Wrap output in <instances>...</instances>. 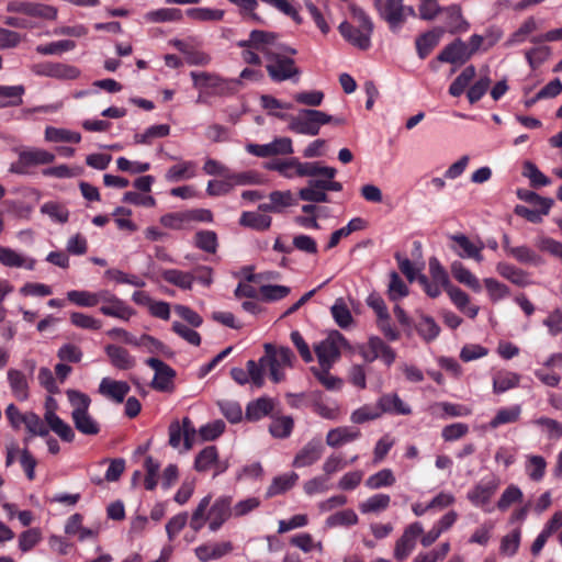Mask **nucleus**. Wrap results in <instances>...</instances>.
Here are the masks:
<instances>
[{
  "instance_id": "1",
  "label": "nucleus",
  "mask_w": 562,
  "mask_h": 562,
  "mask_svg": "<svg viewBox=\"0 0 562 562\" xmlns=\"http://www.w3.org/2000/svg\"><path fill=\"white\" fill-rule=\"evenodd\" d=\"M211 495L204 496L198 504L192 513L190 519V528L198 532L206 521H209V529L212 532L217 531L231 517H233V497L229 495H222L211 504Z\"/></svg>"
},
{
  "instance_id": "2",
  "label": "nucleus",
  "mask_w": 562,
  "mask_h": 562,
  "mask_svg": "<svg viewBox=\"0 0 562 562\" xmlns=\"http://www.w3.org/2000/svg\"><path fill=\"white\" fill-rule=\"evenodd\" d=\"M268 47L271 54L263 53V55L267 58L266 69L272 81L282 82L300 76L301 71L295 66L294 59L288 56L295 55L297 53L295 48L280 43L278 38L273 40Z\"/></svg>"
},
{
  "instance_id": "3",
  "label": "nucleus",
  "mask_w": 562,
  "mask_h": 562,
  "mask_svg": "<svg viewBox=\"0 0 562 562\" xmlns=\"http://www.w3.org/2000/svg\"><path fill=\"white\" fill-rule=\"evenodd\" d=\"M193 87L200 91L196 102H203L204 97H229L239 89V80L227 79L214 72L191 71Z\"/></svg>"
},
{
  "instance_id": "4",
  "label": "nucleus",
  "mask_w": 562,
  "mask_h": 562,
  "mask_svg": "<svg viewBox=\"0 0 562 562\" xmlns=\"http://www.w3.org/2000/svg\"><path fill=\"white\" fill-rule=\"evenodd\" d=\"M68 402L72 408L71 419L75 428L82 435L95 436L100 432L101 426L89 413L91 398L88 394L69 389L66 391Z\"/></svg>"
},
{
  "instance_id": "5",
  "label": "nucleus",
  "mask_w": 562,
  "mask_h": 562,
  "mask_svg": "<svg viewBox=\"0 0 562 562\" xmlns=\"http://www.w3.org/2000/svg\"><path fill=\"white\" fill-rule=\"evenodd\" d=\"M289 119V128L302 135L316 136L321 127L325 124L331 123L333 116L318 110L302 109L296 115H291Z\"/></svg>"
},
{
  "instance_id": "6",
  "label": "nucleus",
  "mask_w": 562,
  "mask_h": 562,
  "mask_svg": "<svg viewBox=\"0 0 562 562\" xmlns=\"http://www.w3.org/2000/svg\"><path fill=\"white\" fill-rule=\"evenodd\" d=\"M295 356L289 347L276 348L271 344L265 345V356L260 358V363H266L269 374L274 383L284 380V369L291 368Z\"/></svg>"
},
{
  "instance_id": "7",
  "label": "nucleus",
  "mask_w": 562,
  "mask_h": 562,
  "mask_svg": "<svg viewBox=\"0 0 562 562\" xmlns=\"http://www.w3.org/2000/svg\"><path fill=\"white\" fill-rule=\"evenodd\" d=\"M14 151L18 159L10 165L9 171L19 176L29 175L32 167L48 165L55 160L53 153L38 147L15 148Z\"/></svg>"
},
{
  "instance_id": "8",
  "label": "nucleus",
  "mask_w": 562,
  "mask_h": 562,
  "mask_svg": "<svg viewBox=\"0 0 562 562\" xmlns=\"http://www.w3.org/2000/svg\"><path fill=\"white\" fill-rule=\"evenodd\" d=\"M349 347L342 334L333 330L324 340L315 345L314 350L322 369H329L339 359L341 350Z\"/></svg>"
},
{
  "instance_id": "9",
  "label": "nucleus",
  "mask_w": 562,
  "mask_h": 562,
  "mask_svg": "<svg viewBox=\"0 0 562 562\" xmlns=\"http://www.w3.org/2000/svg\"><path fill=\"white\" fill-rule=\"evenodd\" d=\"M266 169L278 171L286 179L315 177L316 161L302 162L297 158L277 159L266 164Z\"/></svg>"
},
{
  "instance_id": "10",
  "label": "nucleus",
  "mask_w": 562,
  "mask_h": 562,
  "mask_svg": "<svg viewBox=\"0 0 562 562\" xmlns=\"http://www.w3.org/2000/svg\"><path fill=\"white\" fill-rule=\"evenodd\" d=\"M379 11L392 32H397L407 16L416 15L414 8L404 5L403 0H386Z\"/></svg>"
},
{
  "instance_id": "11",
  "label": "nucleus",
  "mask_w": 562,
  "mask_h": 562,
  "mask_svg": "<svg viewBox=\"0 0 562 562\" xmlns=\"http://www.w3.org/2000/svg\"><path fill=\"white\" fill-rule=\"evenodd\" d=\"M169 445L178 449L183 442V450L192 449L196 436V430L190 418L184 417L182 422L173 420L168 428Z\"/></svg>"
},
{
  "instance_id": "12",
  "label": "nucleus",
  "mask_w": 562,
  "mask_h": 562,
  "mask_svg": "<svg viewBox=\"0 0 562 562\" xmlns=\"http://www.w3.org/2000/svg\"><path fill=\"white\" fill-rule=\"evenodd\" d=\"M424 533L419 521L412 522L404 528L402 536L396 540L393 555L396 561L406 560L415 550L417 539Z\"/></svg>"
},
{
  "instance_id": "13",
  "label": "nucleus",
  "mask_w": 562,
  "mask_h": 562,
  "mask_svg": "<svg viewBox=\"0 0 562 562\" xmlns=\"http://www.w3.org/2000/svg\"><path fill=\"white\" fill-rule=\"evenodd\" d=\"M100 303H102L100 312L105 316L128 322L136 315V311L133 307L108 290H103V297Z\"/></svg>"
},
{
  "instance_id": "14",
  "label": "nucleus",
  "mask_w": 562,
  "mask_h": 562,
  "mask_svg": "<svg viewBox=\"0 0 562 562\" xmlns=\"http://www.w3.org/2000/svg\"><path fill=\"white\" fill-rule=\"evenodd\" d=\"M228 468L227 461H221L218 458V451L215 446H207L202 449L195 457L194 469L198 472L213 471V475H220L224 473Z\"/></svg>"
},
{
  "instance_id": "15",
  "label": "nucleus",
  "mask_w": 562,
  "mask_h": 562,
  "mask_svg": "<svg viewBox=\"0 0 562 562\" xmlns=\"http://www.w3.org/2000/svg\"><path fill=\"white\" fill-rule=\"evenodd\" d=\"M360 353L367 362L381 359L386 366H391L396 358L395 351L378 336H371L368 344L360 348Z\"/></svg>"
},
{
  "instance_id": "16",
  "label": "nucleus",
  "mask_w": 562,
  "mask_h": 562,
  "mask_svg": "<svg viewBox=\"0 0 562 562\" xmlns=\"http://www.w3.org/2000/svg\"><path fill=\"white\" fill-rule=\"evenodd\" d=\"M146 364L155 371L151 386L157 391L170 392L173 387L176 371L158 358L147 359Z\"/></svg>"
},
{
  "instance_id": "17",
  "label": "nucleus",
  "mask_w": 562,
  "mask_h": 562,
  "mask_svg": "<svg viewBox=\"0 0 562 562\" xmlns=\"http://www.w3.org/2000/svg\"><path fill=\"white\" fill-rule=\"evenodd\" d=\"M450 239L454 243V246L451 247L452 250L460 258H470L477 262L483 261L482 250L484 249V244L481 240L474 243L464 234L451 235Z\"/></svg>"
},
{
  "instance_id": "18",
  "label": "nucleus",
  "mask_w": 562,
  "mask_h": 562,
  "mask_svg": "<svg viewBox=\"0 0 562 562\" xmlns=\"http://www.w3.org/2000/svg\"><path fill=\"white\" fill-rule=\"evenodd\" d=\"M499 487V480L495 476L483 480L471 488L467 497L474 506H484L490 503L493 495Z\"/></svg>"
},
{
  "instance_id": "19",
  "label": "nucleus",
  "mask_w": 562,
  "mask_h": 562,
  "mask_svg": "<svg viewBox=\"0 0 562 562\" xmlns=\"http://www.w3.org/2000/svg\"><path fill=\"white\" fill-rule=\"evenodd\" d=\"M471 58L468 45L460 38L454 40L447 45L438 55L437 59L441 63L462 65Z\"/></svg>"
},
{
  "instance_id": "20",
  "label": "nucleus",
  "mask_w": 562,
  "mask_h": 562,
  "mask_svg": "<svg viewBox=\"0 0 562 562\" xmlns=\"http://www.w3.org/2000/svg\"><path fill=\"white\" fill-rule=\"evenodd\" d=\"M324 452V446L319 439H313L304 445L293 460V467L305 468L317 462Z\"/></svg>"
},
{
  "instance_id": "21",
  "label": "nucleus",
  "mask_w": 562,
  "mask_h": 562,
  "mask_svg": "<svg viewBox=\"0 0 562 562\" xmlns=\"http://www.w3.org/2000/svg\"><path fill=\"white\" fill-rule=\"evenodd\" d=\"M130 390L131 387L127 382L111 378H103L99 384V393L119 404L124 401Z\"/></svg>"
},
{
  "instance_id": "22",
  "label": "nucleus",
  "mask_w": 562,
  "mask_h": 562,
  "mask_svg": "<svg viewBox=\"0 0 562 562\" xmlns=\"http://www.w3.org/2000/svg\"><path fill=\"white\" fill-rule=\"evenodd\" d=\"M277 38L278 35L276 33L254 30L250 32L249 38L237 42V46L245 49L254 48L262 54H271L268 46Z\"/></svg>"
},
{
  "instance_id": "23",
  "label": "nucleus",
  "mask_w": 562,
  "mask_h": 562,
  "mask_svg": "<svg viewBox=\"0 0 562 562\" xmlns=\"http://www.w3.org/2000/svg\"><path fill=\"white\" fill-rule=\"evenodd\" d=\"M44 420L48 431L55 432L63 441L72 442L75 440V431L71 426L61 419L53 408H48L44 414Z\"/></svg>"
},
{
  "instance_id": "24",
  "label": "nucleus",
  "mask_w": 562,
  "mask_h": 562,
  "mask_svg": "<svg viewBox=\"0 0 562 562\" xmlns=\"http://www.w3.org/2000/svg\"><path fill=\"white\" fill-rule=\"evenodd\" d=\"M339 32L345 40L360 49H368L371 45V33L366 32L359 27L352 26L348 22H342L339 25Z\"/></svg>"
},
{
  "instance_id": "25",
  "label": "nucleus",
  "mask_w": 562,
  "mask_h": 562,
  "mask_svg": "<svg viewBox=\"0 0 562 562\" xmlns=\"http://www.w3.org/2000/svg\"><path fill=\"white\" fill-rule=\"evenodd\" d=\"M233 550L231 541H223L218 543H206L195 548V555L201 562L220 559Z\"/></svg>"
},
{
  "instance_id": "26",
  "label": "nucleus",
  "mask_w": 562,
  "mask_h": 562,
  "mask_svg": "<svg viewBox=\"0 0 562 562\" xmlns=\"http://www.w3.org/2000/svg\"><path fill=\"white\" fill-rule=\"evenodd\" d=\"M0 263L9 268L34 270L35 259L24 257L12 248L0 246Z\"/></svg>"
},
{
  "instance_id": "27",
  "label": "nucleus",
  "mask_w": 562,
  "mask_h": 562,
  "mask_svg": "<svg viewBox=\"0 0 562 562\" xmlns=\"http://www.w3.org/2000/svg\"><path fill=\"white\" fill-rule=\"evenodd\" d=\"M379 406L381 414H394V415H409L412 408L406 404L396 393H389L382 395L379 400Z\"/></svg>"
},
{
  "instance_id": "28",
  "label": "nucleus",
  "mask_w": 562,
  "mask_h": 562,
  "mask_svg": "<svg viewBox=\"0 0 562 562\" xmlns=\"http://www.w3.org/2000/svg\"><path fill=\"white\" fill-rule=\"evenodd\" d=\"M497 273L518 286H527L531 283L527 271L508 262L501 261L496 265Z\"/></svg>"
},
{
  "instance_id": "29",
  "label": "nucleus",
  "mask_w": 562,
  "mask_h": 562,
  "mask_svg": "<svg viewBox=\"0 0 562 562\" xmlns=\"http://www.w3.org/2000/svg\"><path fill=\"white\" fill-rule=\"evenodd\" d=\"M105 353L108 355L113 367L120 370H128L132 369L136 361L131 353L116 345H108L105 347Z\"/></svg>"
},
{
  "instance_id": "30",
  "label": "nucleus",
  "mask_w": 562,
  "mask_h": 562,
  "mask_svg": "<svg viewBox=\"0 0 562 562\" xmlns=\"http://www.w3.org/2000/svg\"><path fill=\"white\" fill-rule=\"evenodd\" d=\"M360 437V431L353 427H337L330 429L326 436V443L336 448L345 443L351 442Z\"/></svg>"
},
{
  "instance_id": "31",
  "label": "nucleus",
  "mask_w": 562,
  "mask_h": 562,
  "mask_svg": "<svg viewBox=\"0 0 562 562\" xmlns=\"http://www.w3.org/2000/svg\"><path fill=\"white\" fill-rule=\"evenodd\" d=\"M445 33V29L435 27L431 31L420 35L416 40V49L418 56L424 59L436 47Z\"/></svg>"
},
{
  "instance_id": "32",
  "label": "nucleus",
  "mask_w": 562,
  "mask_h": 562,
  "mask_svg": "<svg viewBox=\"0 0 562 562\" xmlns=\"http://www.w3.org/2000/svg\"><path fill=\"white\" fill-rule=\"evenodd\" d=\"M274 407V402L270 397H259L250 402L246 407V418L251 422H257L265 416H268Z\"/></svg>"
},
{
  "instance_id": "33",
  "label": "nucleus",
  "mask_w": 562,
  "mask_h": 562,
  "mask_svg": "<svg viewBox=\"0 0 562 562\" xmlns=\"http://www.w3.org/2000/svg\"><path fill=\"white\" fill-rule=\"evenodd\" d=\"M8 381L16 400L26 401L29 398V383L22 371L10 369L8 371Z\"/></svg>"
},
{
  "instance_id": "34",
  "label": "nucleus",
  "mask_w": 562,
  "mask_h": 562,
  "mask_svg": "<svg viewBox=\"0 0 562 562\" xmlns=\"http://www.w3.org/2000/svg\"><path fill=\"white\" fill-rule=\"evenodd\" d=\"M442 12L446 14V25L450 33H462L469 29V23L463 19L459 5H450L442 9Z\"/></svg>"
},
{
  "instance_id": "35",
  "label": "nucleus",
  "mask_w": 562,
  "mask_h": 562,
  "mask_svg": "<svg viewBox=\"0 0 562 562\" xmlns=\"http://www.w3.org/2000/svg\"><path fill=\"white\" fill-rule=\"evenodd\" d=\"M103 297V290L98 292H90L86 290H71L67 292V299L82 307H94L100 303Z\"/></svg>"
},
{
  "instance_id": "36",
  "label": "nucleus",
  "mask_w": 562,
  "mask_h": 562,
  "mask_svg": "<svg viewBox=\"0 0 562 562\" xmlns=\"http://www.w3.org/2000/svg\"><path fill=\"white\" fill-rule=\"evenodd\" d=\"M509 257L521 265L538 267L544 263L542 256L527 245L516 246L514 249H510Z\"/></svg>"
},
{
  "instance_id": "37",
  "label": "nucleus",
  "mask_w": 562,
  "mask_h": 562,
  "mask_svg": "<svg viewBox=\"0 0 562 562\" xmlns=\"http://www.w3.org/2000/svg\"><path fill=\"white\" fill-rule=\"evenodd\" d=\"M453 278L470 288L471 290L479 292L481 291V284L479 279L463 266L461 261H453L450 266Z\"/></svg>"
},
{
  "instance_id": "38",
  "label": "nucleus",
  "mask_w": 562,
  "mask_h": 562,
  "mask_svg": "<svg viewBox=\"0 0 562 562\" xmlns=\"http://www.w3.org/2000/svg\"><path fill=\"white\" fill-rule=\"evenodd\" d=\"M196 175V165L194 161H181L175 166H171L165 178L169 182H177L184 179L194 178Z\"/></svg>"
},
{
  "instance_id": "39",
  "label": "nucleus",
  "mask_w": 562,
  "mask_h": 562,
  "mask_svg": "<svg viewBox=\"0 0 562 562\" xmlns=\"http://www.w3.org/2000/svg\"><path fill=\"white\" fill-rule=\"evenodd\" d=\"M160 274L166 282L181 290H191L193 286V276L190 274V271L165 269Z\"/></svg>"
},
{
  "instance_id": "40",
  "label": "nucleus",
  "mask_w": 562,
  "mask_h": 562,
  "mask_svg": "<svg viewBox=\"0 0 562 562\" xmlns=\"http://www.w3.org/2000/svg\"><path fill=\"white\" fill-rule=\"evenodd\" d=\"M44 138L49 143H75L81 140V135L67 128H59L55 126H47L45 128Z\"/></svg>"
},
{
  "instance_id": "41",
  "label": "nucleus",
  "mask_w": 562,
  "mask_h": 562,
  "mask_svg": "<svg viewBox=\"0 0 562 562\" xmlns=\"http://www.w3.org/2000/svg\"><path fill=\"white\" fill-rule=\"evenodd\" d=\"M299 475L295 472L284 473L282 475L276 476L269 487L267 488L266 496L268 498L273 497L276 495L285 493L297 481Z\"/></svg>"
},
{
  "instance_id": "42",
  "label": "nucleus",
  "mask_w": 562,
  "mask_h": 562,
  "mask_svg": "<svg viewBox=\"0 0 562 562\" xmlns=\"http://www.w3.org/2000/svg\"><path fill=\"white\" fill-rule=\"evenodd\" d=\"M520 375L510 371H498L493 378L494 393H504L510 389L518 386Z\"/></svg>"
},
{
  "instance_id": "43",
  "label": "nucleus",
  "mask_w": 562,
  "mask_h": 562,
  "mask_svg": "<svg viewBox=\"0 0 562 562\" xmlns=\"http://www.w3.org/2000/svg\"><path fill=\"white\" fill-rule=\"evenodd\" d=\"M391 497L387 494H374L359 504L362 514L381 513L389 508Z\"/></svg>"
},
{
  "instance_id": "44",
  "label": "nucleus",
  "mask_w": 562,
  "mask_h": 562,
  "mask_svg": "<svg viewBox=\"0 0 562 562\" xmlns=\"http://www.w3.org/2000/svg\"><path fill=\"white\" fill-rule=\"evenodd\" d=\"M271 217L260 212H243L239 224L257 231H266L271 225Z\"/></svg>"
},
{
  "instance_id": "45",
  "label": "nucleus",
  "mask_w": 562,
  "mask_h": 562,
  "mask_svg": "<svg viewBox=\"0 0 562 562\" xmlns=\"http://www.w3.org/2000/svg\"><path fill=\"white\" fill-rule=\"evenodd\" d=\"M331 316L340 328H348L353 323V317L344 299L339 297L330 307Z\"/></svg>"
},
{
  "instance_id": "46",
  "label": "nucleus",
  "mask_w": 562,
  "mask_h": 562,
  "mask_svg": "<svg viewBox=\"0 0 562 562\" xmlns=\"http://www.w3.org/2000/svg\"><path fill=\"white\" fill-rule=\"evenodd\" d=\"M521 414L520 405H514L512 407L501 408L497 411L494 418L490 422V427L495 429L501 425L515 423L519 419Z\"/></svg>"
},
{
  "instance_id": "47",
  "label": "nucleus",
  "mask_w": 562,
  "mask_h": 562,
  "mask_svg": "<svg viewBox=\"0 0 562 562\" xmlns=\"http://www.w3.org/2000/svg\"><path fill=\"white\" fill-rule=\"evenodd\" d=\"M547 461L541 456H527L526 473L531 481L539 482L543 479Z\"/></svg>"
},
{
  "instance_id": "48",
  "label": "nucleus",
  "mask_w": 562,
  "mask_h": 562,
  "mask_svg": "<svg viewBox=\"0 0 562 562\" xmlns=\"http://www.w3.org/2000/svg\"><path fill=\"white\" fill-rule=\"evenodd\" d=\"M294 420L290 416L273 417L269 431L274 438H286L291 435Z\"/></svg>"
},
{
  "instance_id": "49",
  "label": "nucleus",
  "mask_w": 562,
  "mask_h": 562,
  "mask_svg": "<svg viewBox=\"0 0 562 562\" xmlns=\"http://www.w3.org/2000/svg\"><path fill=\"white\" fill-rule=\"evenodd\" d=\"M475 76V67L470 65L465 67L462 72L453 80L449 87V93L453 97H459L463 93L464 89Z\"/></svg>"
},
{
  "instance_id": "50",
  "label": "nucleus",
  "mask_w": 562,
  "mask_h": 562,
  "mask_svg": "<svg viewBox=\"0 0 562 562\" xmlns=\"http://www.w3.org/2000/svg\"><path fill=\"white\" fill-rule=\"evenodd\" d=\"M395 483V476L391 469H382L381 471L370 475L366 485L371 490L392 486Z\"/></svg>"
},
{
  "instance_id": "51",
  "label": "nucleus",
  "mask_w": 562,
  "mask_h": 562,
  "mask_svg": "<svg viewBox=\"0 0 562 562\" xmlns=\"http://www.w3.org/2000/svg\"><path fill=\"white\" fill-rule=\"evenodd\" d=\"M416 329L426 341L436 339L440 333V327L438 324L432 317L427 315L420 316V319L416 325Z\"/></svg>"
},
{
  "instance_id": "52",
  "label": "nucleus",
  "mask_w": 562,
  "mask_h": 562,
  "mask_svg": "<svg viewBox=\"0 0 562 562\" xmlns=\"http://www.w3.org/2000/svg\"><path fill=\"white\" fill-rule=\"evenodd\" d=\"M387 295L391 301H398L408 295V288L395 271L390 273V282L387 285Z\"/></svg>"
},
{
  "instance_id": "53",
  "label": "nucleus",
  "mask_w": 562,
  "mask_h": 562,
  "mask_svg": "<svg viewBox=\"0 0 562 562\" xmlns=\"http://www.w3.org/2000/svg\"><path fill=\"white\" fill-rule=\"evenodd\" d=\"M291 289L286 285L267 284L259 289L260 299L266 302H276L286 297Z\"/></svg>"
},
{
  "instance_id": "54",
  "label": "nucleus",
  "mask_w": 562,
  "mask_h": 562,
  "mask_svg": "<svg viewBox=\"0 0 562 562\" xmlns=\"http://www.w3.org/2000/svg\"><path fill=\"white\" fill-rule=\"evenodd\" d=\"M169 133L170 126L167 124L153 125L142 134H135L134 142L136 144H150L154 138L166 137Z\"/></svg>"
},
{
  "instance_id": "55",
  "label": "nucleus",
  "mask_w": 562,
  "mask_h": 562,
  "mask_svg": "<svg viewBox=\"0 0 562 562\" xmlns=\"http://www.w3.org/2000/svg\"><path fill=\"white\" fill-rule=\"evenodd\" d=\"M551 55V48L546 45L536 44V46L525 52V57L532 69L539 67Z\"/></svg>"
},
{
  "instance_id": "56",
  "label": "nucleus",
  "mask_w": 562,
  "mask_h": 562,
  "mask_svg": "<svg viewBox=\"0 0 562 562\" xmlns=\"http://www.w3.org/2000/svg\"><path fill=\"white\" fill-rule=\"evenodd\" d=\"M483 282L492 302H498L510 294L509 288L494 278H485Z\"/></svg>"
},
{
  "instance_id": "57",
  "label": "nucleus",
  "mask_w": 562,
  "mask_h": 562,
  "mask_svg": "<svg viewBox=\"0 0 562 562\" xmlns=\"http://www.w3.org/2000/svg\"><path fill=\"white\" fill-rule=\"evenodd\" d=\"M25 89L22 85L18 86H0V97L8 99L1 103V106H16L22 103V95Z\"/></svg>"
},
{
  "instance_id": "58",
  "label": "nucleus",
  "mask_w": 562,
  "mask_h": 562,
  "mask_svg": "<svg viewBox=\"0 0 562 562\" xmlns=\"http://www.w3.org/2000/svg\"><path fill=\"white\" fill-rule=\"evenodd\" d=\"M69 319L74 326L82 329L99 330L102 327L100 319L81 312L70 313Z\"/></svg>"
},
{
  "instance_id": "59",
  "label": "nucleus",
  "mask_w": 562,
  "mask_h": 562,
  "mask_svg": "<svg viewBox=\"0 0 562 562\" xmlns=\"http://www.w3.org/2000/svg\"><path fill=\"white\" fill-rule=\"evenodd\" d=\"M379 402L376 405H363L352 412L350 419L355 424H363L369 420L376 419L381 416Z\"/></svg>"
},
{
  "instance_id": "60",
  "label": "nucleus",
  "mask_w": 562,
  "mask_h": 562,
  "mask_svg": "<svg viewBox=\"0 0 562 562\" xmlns=\"http://www.w3.org/2000/svg\"><path fill=\"white\" fill-rule=\"evenodd\" d=\"M187 15L200 22L221 21L224 18V11L210 8H191L187 10Z\"/></svg>"
},
{
  "instance_id": "61",
  "label": "nucleus",
  "mask_w": 562,
  "mask_h": 562,
  "mask_svg": "<svg viewBox=\"0 0 562 562\" xmlns=\"http://www.w3.org/2000/svg\"><path fill=\"white\" fill-rule=\"evenodd\" d=\"M522 176L530 180L532 187H546L551 183L550 179L531 161H525Z\"/></svg>"
},
{
  "instance_id": "62",
  "label": "nucleus",
  "mask_w": 562,
  "mask_h": 562,
  "mask_svg": "<svg viewBox=\"0 0 562 562\" xmlns=\"http://www.w3.org/2000/svg\"><path fill=\"white\" fill-rule=\"evenodd\" d=\"M358 522V516L352 509H345L330 515L326 525L330 528L338 526H353Z\"/></svg>"
},
{
  "instance_id": "63",
  "label": "nucleus",
  "mask_w": 562,
  "mask_h": 562,
  "mask_svg": "<svg viewBox=\"0 0 562 562\" xmlns=\"http://www.w3.org/2000/svg\"><path fill=\"white\" fill-rule=\"evenodd\" d=\"M522 496L524 494L521 490L517 485L510 484L502 493L497 502V508L502 512H505L514 503L520 502Z\"/></svg>"
},
{
  "instance_id": "64",
  "label": "nucleus",
  "mask_w": 562,
  "mask_h": 562,
  "mask_svg": "<svg viewBox=\"0 0 562 562\" xmlns=\"http://www.w3.org/2000/svg\"><path fill=\"white\" fill-rule=\"evenodd\" d=\"M29 432L32 436L46 437L48 435V428L38 415L33 412L25 413L24 424Z\"/></svg>"
}]
</instances>
